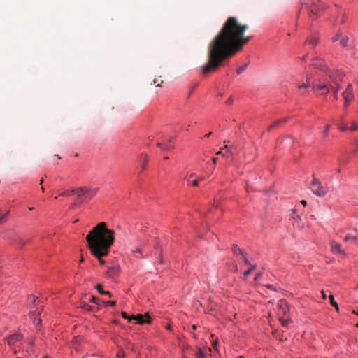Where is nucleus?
<instances>
[{
  "label": "nucleus",
  "mask_w": 358,
  "mask_h": 358,
  "mask_svg": "<svg viewBox=\"0 0 358 358\" xmlns=\"http://www.w3.org/2000/svg\"><path fill=\"white\" fill-rule=\"evenodd\" d=\"M243 257L244 259L245 264L248 266H250V263L249 260L245 257L244 255H243Z\"/></svg>",
  "instance_id": "52"
},
{
  "label": "nucleus",
  "mask_w": 358,
  "mask_h": 358,
  "mask_svg": "<svg viewBox=\"0 0 358 358\" xmlns=\"http://www.w3.org/2000/svg\"><path fill=\"white\" fill-rule=\"evenodd\" d=\"M37 301V298L34 295H29L28 296V302L29 303L35 304Z\"/></svg>",
  "instance_id": "34"
},
{
  "label": "nucleus",
  "mask_w": 358,
  "mask_h": 358,
  "mask_svg": "<svg viewBox=\"0 0 358 358\" xmlns=\"http://www.w3.org/2000/svg\"><path fill=\"white\" fill-rule=\"evenodd\" d=\"M205 178L203 176H199L196 178V180H199V181H203L204 180Z\"/></svg>",
  "instance_id": "57"
},
{
  "label": "nucleus",
  "mask_w": 358,
  "mask_h": 358,
  "mask_svg": "<svg viewBox=\"0 0 358 358\" xmlns=\"http://www.w3.org/2000/svg\"><path fill=\"white\" fill-rule=\"evenodd\" d=\"M342 95L344 99V105L347 107L354 99V92L352 84H348Z\"/></svg>",
  "instance_id": "8"
},
{
  "label": "nucleus",
  "mask_w": 358,
  "mask_h": 358,
  "mask_svg": "<svg viewBox=\"0 0 358 358\" xmlns=\"http://www.w3.org/2000/svg\"><path fill=\"white\" fill-rule=\"evenodd\" d=\"M280 321L282 327H287L290 322V319L285 318L283 316H280Z\"/></svg>",
  "instance_id": "25"
},
{
  "label": "nucleus",
  "mask_w": 358,
  "mask_h": 358,
  "mask_svg": "<svg viewBox=\"0 0 358 358\" xmlns=\"http://www.w3.org/2000/svg\"><path fill=\"white\" fill-rule=\"evenodd\" d=\"M252 271V268H249L243 273L244 279H245Z\"/></svg>",
  "instance_id": "41"
},
{
  "label": "nucleus",
  "mask_w": 358,
  "mask_h": 358,
  "mask_svg": "<svg viewBox=\"0 0 358 358\" xmlns=\"http://www.w3.org/2000/svg\"><path fill=\"white\" fill-rule=\"evenodd\" d=\"M132 252H133L134 254H136V253H139V254H140V253H141V249H140V248H136L135 250H134L132 251Z\"/></svg>",
  "instance_id": "55"
},
{
  "label": "nucleus",
  "mask_w": 358,
  "mask_h": 358,
  "mask_svg": "<svg viewBox=\"0 0 358 358\" xmlns=\"http://www.w3.org/2000/svg\"><path fill=\"white\" fill-rule=\"evenodd\" d=\"M188 182L194 187H197L199 185V180H196V178L194 180L190 179V182Z\"/></svg>",
  "instance_id": "40"
},
{
  "label": "nucleus",
  "mask_w": 358,
  "mask_h": 358,
  "mask_svg": "<svg viewBox=\"0 0 358 358\" xmlns=\"http://www.w3.org/2000/svg\"><path fill=\"white\" fill-rule=\"evenodd\" d=\"M348 38L346 36L341 37L340 43L341 46L346 47L348 45Z\"/></svg>",
  "instance_id": "30"
},
{
  "label": "nucleus",
  "mask_w": 358,
  "mask_h": 358,
  "mask_svg": "<svg viewBox=\"0 0 358 358\" xmlns=\"http://www.w3.org/2000/svg\"><path fill=\"white\" fill-rule=\"evenodd\" d=\"M9 214V211H7L4 215L0 216V224L4 223L7 220V216Z\"/></svg>",
  "instance_id": "35"
},
{
  "label": "nucleus",
  "mask_w": 358,
  "mask_h": 358,
  "mask_svg": "<svg viewBox=\"0 0 358 358\" xmlns=\"http://www.w3.org/2000/svg\"><path fill=\"white\" fill-rule=\"evenodd\" d=\"M233 270H234V272H237V271H238V266H237V264H235L234 265Z\"/></svg>",
  "instance_id": "58"
},
{
  "label": "nucleus",
  "mask_w": 358,
  "mask_h": 358,
  "mask_svg": "<svg viewBox=\"0 0 358 358\" xmlns=\"http://www.w3.org/2000/svg\"><path fill=\"white\" fill-rule=\"evenodd\" d=\"M73 192H74V194L76 195L78 199H91L94 197L97 192L98 189H92L88 188L87 187H81L76 189H73Z\"/></svg>",
  "instance_id": "5"
},
{
  "label": "nucleus",
  "mask_w": 358,
  "mask_h": 358,
  "mask_svg": "<svg viewBox=\"0 0 358 358\" xmlns=\"http://www.w3.org/2000/svg\"><path fill=\"white\" fill-rule=\"evenodd\" d=\"M109 252H107L106 255H103L101 256H94L99 262L100 264L104 265L106 262L102 259L104 257H106Z\"/></svg>",
  "instance_id": "33"
},
{
  "label": "nucleus",
  "mask_w": 358,
  "mask_h": 358,
  "mask_svg": "<svg viewBox=\"0 0 358 358\" xmlns=\"http://www.w3.org/2000/svg\"><path fill=\"white\" fill-rule=\"evenodd\" d=\"M105 304L106 306H114L116 304V302L115 301H108L107 302H105Z\"/></svg>",
  "instance_id": "47"
},
{
  "label": "nucleus",
  "mask_w": 358,
  "mask_h": 358,
  "mask_svg": "<svg viewBox=\"0 0 358 358\" xmlns=\"http://www.w3.org/2000/svg\"><path fill=\"white\" fill-rule=\"evenodd\" d=\"M163 83V80L160 78H155L153 80V84L156 85V86L159 87Z\"/></svg>",
  "instance_id": "39"
},
{
  "label": "nucleus",
  "mask_w": 358,
  "mask_h": 358,
  "mask_svg": "<svg viewBox=\"0 0 358 358\" xmlns=\"http://www.w3.org/2000/svg\"><path fill=\"white\" fill-rule=\"evenodd\" d=\"M233 102H234V99H233L232 96L229 97L227 101H225V103H227V104H232Z\"/></svg>",
  "instance_id": "51"
},
{
  "label": "nucleus",
  "mask_w": 358,
  "mask_h": 358,
  "mask_svg": "<svg viewBox=\"0 0 358 358\" xmlns=\"http://www.w3.org/2000/svg\"><path fill=\"white\" fill-rule=\"evenodd\" d=\"M246 67H247V64H245V65H243V66H241L238 67V68L237 69V70H236V73H237V74H238V75H239V74H241V73H243V72L245 70Z\"/></svg>",
  "instance_id": "36"
},
{
  "label": "nucleus",
  "mask_w": 358,
  "mask_h": 358,
  "mask_svg": "<svg viewBox=\"0 0 358 358\" xmlns=\"http://www.w3.org/2000/svg\"><path fill=\"white\" fill-rule=\"evenodd\" d=\"M344 76L345 74L341 70L327 69L320 78L311 83L312 87L321 95L332 93L338 99V92Z\"/></svg>",
  "instance_id": "3"
},
{
  "label": "nucleus",
  "mask_w": 358,
  "mask_h": 358,
  "mask_svg": "<svg viewBox=\"0 0 358 358\" xmlns=\"http://www.w3.org/2000/svg\"><path fill=\"white\" fill-rule=\"evenodd\" d=\"M121 315H122V317L127 319L129 321L131 320H129V317H131V316H129L125 312H122Z\"/></svg>",
  "instance_id": "50"
},
{
  "label": "nucleus",
  "mask_w": 358,
  "mask_h": 358,
  "mask_svg": "<svg viewBox=\"0 0 358 358\" xmlns=\"http://www.w3.org/2000/svg\"><path fill=\"white\" fill-rule=\"evenodd\" d=\"M115 231L104 222L94 226L85 238L91 253L100 257L109 252L115 242Z\"/></svg>",
  "instance_id": "2"
},
{
  "label": "nucleus",
  "mask_w": 358,
  "mask_h": 358,
  "mask_svg": "<svg viewBox=\"0 0 358 358\" xmlns=\"http://www.w3.org/2000/svg\"><path fill=\"white\" fill-rule=\"evenodd\" d=\"M331 251L334 253H340L341 255H345L344 250L341 249V245L334 241H331Z\"/></svg>",
  "instance_id": "17"
},
{
  "label": "nucleus",
  "mask_w": 358,
  "mask_h": 358,
  "mask_svg": "<svg viewBox=\"0 0 358 358\" xmlns=\"http://www.w3.org/2000/svg\"><path fill=\"white\" fill-rule=\"evenodd\" d=\"M255 268H256V265L254 264V265H251L250 268H252V271H253Z\"/></svg>",
  "instance_id": "64"
},
{
  "label": "nucleus",
  "mask_w": 358,
  "mask_h": 358,
  "mask_svg": "<svg viewBox=\"0 0 358 358\" xmlns=\"http://www.w3.org/2000/svg\"><path fill=\"white\" fill-rule=\"evenodd\" d=\"M287 120V118H282L279 120H277L275 121V122H273L269 127H268V130H271L273 128H275V127H279L280 124L286 122Z\"/></svg>",
  "instance_id": "21"
},
{
  "label": "nucleus",
  "mask_w": 358,
  "mask_h": 358,
  "mask_svg": "<svg viewBox=\"0 0 358 358\" xmlns=\"http://www.w3.org/2000/svg\"><path fill=\"white\" fill-rule=\"evenodd\" d=\"M338 128L341 130V131H346L348 129H349L350 127H348V124L346 122H345L344 121H342L339 125H338Z\"/></svg>",
  "instance_id": "29"
},
{
  "label": "nucleus",
  "mask_w": 358,
  "mask_h": 358,
  "mask_svg": "<svg viewBox=\"0 0 358 358\" xmlns=\"http://www.w3.org/2000/svg\"><path fill=\"white\" fill-rule=\"evenodd\" d=\"M310 189L312 192L320 196H324L327 192H329V188L327 186H323L320 180H318L316 178H314L311 185Z\"/></svg>",
  "instance_id": "6"
},
{
  "label": "nucleus",
  "mask_w": 358,
  "mask_h": 358,
  "mask_svg": "<svg viewBox=\"0 0 358 358\" xmlns=\"http://www.w3.org/2000/svg\"><path fill=\"white\" fill-rule=\"evenodd\" d=\"M231 249L235 255H241L242 256H243L242 250L238 247L236 244H233Z\"/></svg>",
  "instance_id": "22"
},
{
  "label": "nucleus",
  "mask_w": 358,
  "mask_h": 358,
  "mask_svg": "<svg viewBox=\"0 0 358 358\" xmlns=\"http://www.w3.org/2000/svg\"><path fill=\"white\" fill-rule=\"evenodd\" d=\"M141 157L143 159V162L141 165V170L142 171H144L146 168V164L148 161V157L146 155H141Z\"/></svg>",
  "instance_id": "27"
},
{
  "label": "nucleus",
  "mask_w": 358,
  "mask_h": 358,
  "mask_svg": "<svg viewBox=\"0 0 358 358\" xmlns=\"http://www.w3.org/2000/svg\"><path fill=\"white\" fill-rule=\"evenodd\" d=\"M120 266L118 265H113L112 266L108 267L106 274L110 278H115L120 273Z\"/></svg>",
  "instance_id": "15"
},
{
  "label": "nucleus",
  "mask_w": 358,
  "mask_h": 358,
  "mask_svg": "<svg viewBox=\"0 0 358 358\" xmlns=\"http://www.w3.org/2000/svg\"><path fill=\"white\" fill-rule=\"evenodd\" d=\"M213 347L215 350H217V345L218 344V339L216 338L215 339L212 340Z\"/></svg>",
  "instance_id": "43"
},
{
  "label": "nucleus",
  "mask_w": 358,
  "mask_h": 358,
  "mask_svg": "<svg viewBox=\"0 0 358 358\" xmlns=\"http://www.w3.org/2000/svg\"><path fill=\"white\" fill-rule=\"evenodd\" d=\"M346 21V17L345 15H343L342 18L341 19V23H345Z\"/></svg>",
  "instance_id": "56"
},
{
  "label": "nucleus",
  "mask_w": 358,
  "mask_h": 358,
  "mask_svg": "<svg viewBox=\"0 0 358 358\" xmlns=\"http://www.w3.org/2000/svg\"><path fill=\"white\" fill-rule=\"evenodd\" d=\"M195 356L196 358H206V355L201 348H198V351L196 352Z\"/></svg>",
  "instance_id": "31"
},
{
  "label": "nucleus",
  "mask_w": 358,
  "mask_h": 358,
  "mask_svg": "<svg viewBox=\"0 0 358 358\" xmlns=\"http://www.w3.org/2000/svg\"><path fill=\"white\" fill-rule=\"evenodd\" d=\"M310 85V78H307V80H306V83H304V84H302V85H299V88L301 89V88H306L308 86H309Z\"/></svg>",
  "instance_id": "37"
},
{
  "label": "nucleus",
  "mask_w": 358,
  "mask_h": 358,
  "mask_svg": "<svg viewBox=\"0 0 358 358\" xmlns=\"http://www.w3.org/2000/svg\"><path fill=\"white\" fill-rule=\"evenodd\" d=\"M23 336L19 333L12 334L10 336L7 338V343L10 347H12L15 343L20 341Z\"/></svg>",
  "instance_id": "14"
},
{
  "label": "nucleus",
  "mask_w": 358,
  "mask_h": 358,
  "mask_svg": "<svg viewBox=\"0 0 358 358\" xmlns=\"http://www.w3.org/2000/svg\"><path fill=\"white\" fill-rule=\"evenodd\" d=\"M41 311L42 308H38L36 310V313H31V317L33 318V322L36 326H38L41 323V320L40 318H36V314L40 315Z\"/></svg>",
  "instance_id": "19"
},
{
  "label": "nucleus",
  "mask_w": 358,
  "mask_h": 358,
  "mask_svg": "<svg viewBox=\"0 0 358 358\" xmlns=\"http://www.w3.org/2000/svg\"><path fill=\"white\" fill-rule=\"evenodd\" d=\"M125 356V353L124 351L122 350H120L117 353V357H119V358H122Z\"/></svg>",
  "instance_id": "45"
},
{
  "label": "nucleus",
  "mask_w": 358,
  "mask_h": 358,
  "mask_svg": "<svg viewBox=\"0 0 358 358\" xmlns=\"http://www.w3.org/2000/svg\"><path fill=\"white\" fill-rule=\"evenodd\" d=\"M341 36V31H338V32L336 34V36H335L334 37H333V38H332V41H333L334 42H335V41H338V40L340 38Z\"/></svg>",
  "instance_id": "42"
},
{
  "label": "nucleus",
  "mask_w": 358,
  "mask_h": 358,
  "mask_svg": "<svg viewBox=\"0 0 358 358\" xmlns=\"http://www.w3.org/2000/svg\"><path fill=\"white\" fill-rule=\"evenodd\" d=\"M236 152V148H233L231 145H225V160L227 159L229 162L232 161Z\"/></svg>",
  "instance_id": "13"
},
{
  "label": "nucleus",
  "mask_w": 358,
  "mask_h": 358,
  "mask_svg": "<svg viewBox=\"0 0 358 358\" xmlns=\"http://www.w3.org/2000/svg\"><path fill=\"white\" fill-rule=\"evenodd\" d=\"M329 128H330L329 125H327L326 126L325 129H324V131L323 132V134H324V136H328Z\"/></svg>",
  "instance_id": "46"
},
{
  "label": "nucleus",
  "mask_w": 358,
  "mask_h": 358,
  "mask_svg": "<svg viewBox=\"0 0 358 358\" xmlns=\"http://www.w3.org/2000/svg\"><path fill=\"white\" fill-rule=\"evenodd\" d=\"M322 299H327V295L325 294V292L324 291H322Z\"/></svg>",
  "instance_id": "59"
},
{
  "label": "nucleus",
  "mask_w": 358,
  "mask_h": 358,
  "mask_svg": "<svg viewBox=\"0 0 358 358\" xmlns=\"http://www.w3.org/2000/svg\"><path fill=\"white\" fill-rule=\"evenodd\" d=\"M99 300V299L98 298L93 296L90 299V301L94 303H98Z\"/></svg>",
  "instance_id": "49"
},
{
  "label": "nucleus",
  "mask_w": 358,
  "mask_h": 358,
  "mask_svg": "<svg viewBox=\"0 0 358 358\" xmlns=\"http://www.w3.org/2000/svg\"><path fill=\"white\" fill-rule=\"evenodd\" d=\"M290 219L293 221L292 224L294 227L299 229L303 227L304 224L301 223V218L296 214L295 210H292V214L290 215Z\"/></svg>",
  "instance_id": "11"
},
{
  "label": "nucleus",
  "mask_w": 358,
  "mask_h": 358,
  "mask_svg": "<svg viewBox=\"0 0 358 358\" xmlns=\"http://www.w3.org/2000/svg\"><path fill=\"white\" fill-rule=\"evenodd\" d=\"M96 289H97V291L101 294H106V295H108L109 296H111V294L108 292V291H104V289H102V286L101 285H97L96 286Z\"/></svg>",
  "instance_id": "24"
},
{
  "label": "nucleus",
  "mask_w": 358,
  "mask_h": 358,
  "mask_svg": "<svg viewBox=\"0 0 358 358\" xmlns=\"http://www.w3.org/2000/svg\"><path fill=\"white\" fill-rule=\"evenodd\" d=\"M274 336H275L276 338H278L280 341L287 340V338H284L283 335H278L276 333H273Z\"/></svg>",
  "instance_id": "44"
},
{
  "label": "nucleus",
  "mask_w": 358,
  "mask_h": 358,
  "mask_svg": "<svg viewBox=\"0 0 358 358\" xmlns=\"http://www.w3.org/2000/svg\"><path fill=\"white\" fill-rule=\"evenodd\" d=\"M217 159H218V158H217V157H213V163H214V164H215V163L217 162Z\"/></svg>",
  "instance_id": "60"
},
{
  "label": "nucleus",
  "mask_w": 358,
  "mask_h": 358,
  "mask_svg": "<svg viewBox=\"0 0 358 358\" xmlns=\"http://www.w3.org/2000/svg\"><path fill=\"white\" fill-rule=\"evenodd\" d=\"M307 6L313 18L317 17L320 12L325 8L324 5L320 1H310Z\"/></svg>",
  "instance_id": "7"
},
{
  "label": "nucleus",
  "mask_w": 358,
  "mask_h": 358,
  "mask_svg": "<svg viewBox=\"0 0 358 358\" xmlns=\"http://www.w3.org/2000/svg\"><path fill=\"white\" fill-rule=\"evenodd\" d=\"M173 148L174 146L173 145V138H170L167 141V143L164 144V148L166 150H171L173 149Z\"/></svg>",
  "instance_id": "23"
},
{
  "label": "nucleus",
  "mask_w": 358,
  "mask_h": 358,
  "mask_svg": "<svg viewBox=\"0 0 358 358\" xmlns=\"http://www.w3.org/2000/svg\"><path fill=\"white\" fill-rule=\"evenodd\" d=\"M311 65L315 69H321L322 73H324V71H327V69H329L322 61L317 60L314 62Z\"/></svg>",
  "instance_id": "20"
},
{
  "label": "nucleus",
  "mask_w": 358,
  "mask_h": 358,
  "mask_svg": "<svg viewBox=\"0 0 358 358\" xmlns=\"http://www.w3.org/2000/svg\"><path fill=\"white\" fill-rule=\"evenodd\" d=\"M224 60V26L209 47L208 62L202 67V73L207 74L216 70Z\"/></svg>",
  "instance_id": "4"
},
{
  "label": "nucleus",
  "mask_w": 358,
  "mask_h": 358,
  "mask_svg": "<svg viewBox=\"0 0 358 358\" xmlns=\"http://www.w3.org/2000/svg\"><path fill=\"white\" fill-rule=\"evenodd\" d=\"M129 320H136V323L139 324H150L151 320L148 316V314L146 313L145 315H143L141 314H138L136 315H131V317H129Z\"/></svg>",
  "instance_id": "9"
},
{
  "label": "nucleus",
  "mask_w": 358,
  "mask_h": 358,
  "mask_svg": "<svg viewBox=\"0 0 358 358\" xmlns=\"http://www.w3.org/2000/svg\"><path fill=\"white\" fill-rule=\"evenodd\" d=\"M261 276H262L261 273H257L255 277V280H258L261 278Z\"/></svg>",
  "instance_id": "54"
},
{
  "label": "nucleus",
  "mask_w": 358,
  "mask_h": 358,
  "mask_svg": "<svg viewBox=\"0 0 358 358\" xmlns=\"http://www.w3.org/2000/svg\"><path fill=\"white\" fill-rule=\"evenodd\" d=\"M301 203L303 205V206H306V201L305 200H302L301 201Z\"/></svg>",
  "instance_id": "62"
},
{
  "label": "nucleus",
  "mask_w": 358,
  "mask_h": 358,
  "mask_svg": "<svg viewBox=\"0 0 358 358\" xmlns=\"http://www.w3.org/2000/svg\"><path fill=\"white\" fill-rule=\"evenodd\" d=\"M31 238H27L26 240H24L20 237H15L13 240V243L15 245L19 248H22L26 245V244L31 243Z\"/></svg>",
  "instance_id": "16"
},
{
  "label": "nucleus",
  "mask_w": 358,
  "mask_h": 358,
  "mask_svg": "<svg viewBox=\"0 0 358 358\" xmlns=\"http://www.w3.org/2000/svg\"><path fill=\"white\" fill-rule=\"evenodd\" d=\"M329 300H330V303L331 304L336 308V311H339V307H338V303L335 301L334 300V296L333 295H330L329 296Z\"/></svg>",
  "instance_id": "26"
},
{
  "label": "nucleus",
  "mask_w": 358,
  "mask_h": 358,
  "mask_svg": "<svg viewBox=\"0 0 358 358\" xmlns=\"http://www.w3.org/2000/svg\"><path fill=\"white\" fill-rule=\"evenodd\" d=\"M73 194H74V192H73V189L70 190V191H64L62 192L59 195L62 196H66V197H69L71 196Z\"/></svg>",
  "instance_id": "32"
},
{
  "label": "nucleus",
  "mask_w": 358,
  "mask_h": 358,
  "mask_svg": "<svg viewBox=\"0 0 358 358\" xmlns=\"http://www.w3.org/2000/svg\"><path fill=\"white\" fill-rule=\"evenodd\" d=\"M157 146H158L159 148H160L162 150H166V149L164 148V144H162V143H157Z\"/></svg>",
  "instance_id": "53"
},
{
  "label": "nucleus",
  "mask_w": 358,
  "mask_h": 358,
  "mask_svg": "<svg viewBox=\"0 0 358 358\" xmlns=\"http://www.w3.org/2000/svg\"><path fill=\"white\" fill-rule=\"evenodd\" d=\"M355 234H347L345 236L343 241L345 242H348L349 241H352L354 244L358 245V234L356 229H355Z\"/></svg>",
  "instance_id": "18"
},
{
  "label": "nucleus",
  "mask_w": 358,
  "mask_h": 358,
  "mask_svg": "<svg viewBox=\"0 0 358 358\" xmlns=\"http://www.w3.org/2000/svg\"><path fill=\"white\" fill-rule=\"evenodd\" d=\"M194 177H196V174L194 173H192L189 176H187L185 179L187 180V182H190V179Z\"/></svg>",
  "instance_id": "48"
},
{
  "label": "nucleus",
  "mask_w": 358,
  "mask_h": 358,
  "mask_svg": "<svg viewBox=\"0 0 358 358\" xmlns=\"http://www.w3.org/2000/svg\"><path fill=\"white\" fill-rule=\"evenodd\" d=\"M80 307L87 311H91L92 310V307L85 302H82Z\"/></svg>",
  "instance_id": "28"
},
{
  "label": "nucleus",
  "mask_w": 358,
  "mask_h": 358,
  "mask_svg": "<svg viewBox=\"0 0 358 358\" xmlns=\"http://www.w3.org/2000/svg\"><path fill=\"white\" fill-rule=\"evenodd\" d=\"M196 328H197L196 325H195V324H192V329L193 330H196Z\"/></svg>",
  "instance_id": "61"
},
{
  "label": "nucleus",
  "mask_w": 358,
  "mask_h": 358,
  "mask_svg": "<svg viewBox=\"0 0 358 358\" xmlns=\"http://www.w3.org/2000/svg\"><path fill=\"white\" fill-rule=\"evenodd\" d=\"M248 29V24H241L235 17L225 21V61L241 52L251 40L252 36H245Z\"/></svg>",
  "instance_id": "1"
},
{
  "label": "nucleus",
  "mask_w": 358,
  "mask_h": 358,
  "mask_svg": "<svg viewBox=\"0 0 358 358\" xmlns=\"http://www.w3.org/2000/svg\"><path fill=\"white\" fill-rule=\"evenodd\" d=\"M278 307L280 316L286 315L287 313L289 311V305L285 299L279 300Z\"/></svg>",
  "instance_id": "10"
},
{
  "label": "nucleus",
  "mask_w": 358,
  "mask_h": 358,
  "mask_svg": "<svg viewBox=\"0 0 358 358\" xmlns=\"http://www.w3.org/2000/svg\"><path fill=\"white\" fill-rule=\"evenodd\" d=\"M212 134V132H209L208 134H206V137H210Z\"/></svg>",
  "instance_id": "63"
},
{
  "label": "nucleus",
  "mask_w": 358,
  "mask_h": 358,
  "mask_svg": "<svg viewBox=\"0 0 358 358\" xmlns=\"http://www.w3.org/2000/svg\"><path fill=\"white\" fill-rule=\"evenodd\" d=\"M352 126L349 128L350 131H355L358 129V124L355 122H352Z\"/></svg>",
  "instance_id": "38"
},
{
  "label": "nucleus",
  "mask_w": 358,
  "mask_h": 358,
  "mask_svg": "<svg viewBox=\"0 0 358 358\" xmlns=\"http://www.w3.org/2000/svg\"><path fill=\"white\" fill-rule=\"evenodd\" d=\"M319 40L320 37L318 34H313L306 38L305 43L308 44L312 48H315L317 45Z\"/></svg>",
  "instance_id": "12"
}]
</instances>
